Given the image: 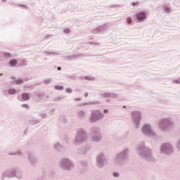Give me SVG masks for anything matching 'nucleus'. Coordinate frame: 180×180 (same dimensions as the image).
<instances>
[{
    "label": "nucleus",
    "mask_w": 180,
    "mask_h": 180,
    "mask_svg": "<svg viewBox=\"0 0 180 180\" xmlns=\"http://www.w3.org/2000/svg\"><path fill=\"white\" fill-rule=\"evenodd\" d=\"M139 1H136V2H132L131 3V6H139Z\"/></svg>",
    "instance_id": "nucleus-50"
},
{
    "label": "nucleus",
    "mask_w": 180,
    "mask_h": 180,
    "mask_svg": "<svg viewBox=\"0 0 180 180\" xmlns=\"http://www.w3.org/2000/svg\"><path fill=\"white\" fill-rule=\"evenodd\" d=\"M21 107L24 108L25 109H30V108L27 104H22Z\"/></svg>",
    "instance_id": "nucleus-46"
},
{
    "label": "nucleus",
    "mask_w": 180,
    "mask_h": 180,
    "mask_svg": "<svg viewBox=\"0 0 180 180\" xmlns=\"http://www.w3.org/2000/svg\"><path fill=\"white\" fill-rule=\"evenodd\" d=\"M131 116L136 128L139 129L140 127V123H141V112L137 110L132 111Z\"/></svg>",
    "instance_id": "nucleus-11"
},
{
    "label": "nucleus",
    "mask_w": 180,
    "mask_h": 180,
    "mask_svg": "<svg viewBox=\"0 0 180 180\" xmlns=\"http://www.w3.org/2000/svg\"><path fill=\"white\" fill-rule=\"evenodd\" d=\"M34 95L37 96V98H39L40 99H42V98H44V92L43 91H36L34 93Z\"/></svg>",
    "instance_id": "nucleus-25"
},
{
    "label": "nucleus",
    "mask_w": 180,
    "mask_h": 180,
    "mask_svg": "<svg viewBox=\"0 0 180 180\" xmlns=\"http://www.w3.org/2000/svg\"><path fill=\"white\" fill-rule=\"evenodd\" d=\"M160 154L165 155H171V154H174V146L168 143H162L160 147Z\"/></svg>",
    "instance_id": "nucleus-9"
},
{
    "label": "nucleus",
    "mask_w": 180,
    "mask_h": 180,
    "mask_svg": "<svg viewBox=\"0 0 180 180\" xmlns=\"http://www.w3.org/2000/svg\"><path fill=\"white\" fill-rule=\"evenodd\" d=\"M3 2H6V0H1Z\"/></svg>",
    "instance_id": "nucleus-58"
},
{
    "label": "nucleus",
    "mask_w": 180,
    "mask_h": 180,
    "mask_svg": "<svg viewBox=\"0 0 180 180\" xmlns=\"http://www.w3.org/2000/svg\"><path fill=\"white\" fill-rule=\"evenodd\" d=\"M86 113L85 112V111L84 110H79L78 112H77V115L79 116V117H85Z\"/></svg>",
    "instance_id": "nucleus-28"
},
{
    "label": "nucleus",
    "mask_w": 180,
    "mask_h": 180,
    "mask_svg": "<svg viewBox=\"0 0 180 180\" xmlns=\"http://www.w3.org/2000/svg\"><path fill=\"white\" fill-rule=\"evenodd\" d=\"M51 37H53V35L51 34H48L46 36H45V40H49V39H51Z\"/></svg>",
    "instance_id": "nucleus-48"
},
{
    "label": "nucleus",
    "mask_w": 180,
    "mask_h": 180,
    "mask_svg": "<svg viewBox=\"0 0 180 180\" xmlns=\"http://www.w3.org/2000/svg\"><path fill=\"white\" fill-rule=\"evenodd\" d=\"M172 83L179 84H180V81H179V79H174V80H172Z\"/></svg>",
    "instance_id": "nucleus-49"
},
{
    "label": "nucleus",
    "mask_w": 180,
    "mask_h": 180,
    "mask_svg": "<svg viewBox=\"0 0 180 180\" xmlns=\"http://www.w3.org/2000/svg\"><path fill=\"white\" fill-rule=\"evenodd\" d=\"M65 97L64 96H60L58 97L53 98L54 102H58V101H63V99H65Z\"/></svg>",
    "instance_id": "nucleus-29"
},
{
    "label": "nucleus",
    "mask_w": 180,
    "mask_h": 180,
    "mask_svg": "<svg viewBox=\"0 0 180 180\" xmlns=\"http://www.w3.org/2000/svg\"><path fill=\"white\" fill-rule=\"evenodd\" d=\"M108 112H109V110H108V109L103 110V113H108Z\"/></svg>",
    "instance_id": "nucleus-52"
},
{
    "label": "nucleus",
    "mask_w": 180,
    "mask_h": 180,
    "mask_svg": "<svg viewBox=\"0 0 180 180\" xmlns=\"http://www.w3.org/2000/svg\"><path fill=\"white\" fill-rule=\"evenodd\" d=\"M131 22H132V20H131V17L127 18V25H131Z\"/></svg>",
    "instance_id": "nucleus-40"
},
{
    "label": "nucleus",
    "mask_w": 180,
    "mask_h": 180,
    "mask_svg": "<svg viewBox=\"0 0 180 180\" xmlns=\"http://www.w3.org/2000/svg\"><path fill=\"white\" fill-rule=\"evenodd\" d=\"M54 89H56V91H63V90H64V86H63L56 85L54 86Z\"/></svg>",
    "instance_id": "nucleus-31"
},
{
    "label": "nucleus",
    "mask_w": 180,
    "mask_h": 180,
    "mask_svg": "<svg viewBox=\"0 0 180 180\" xmlns=\"http://www.w3.org/2000/svg\"><path fill=\"white\" fill-rule=\"evenodd\" d=\"M21 97H22V99H23V101H30V94L29 93H22L21 94Z\"/></svg>",
    "instance_id": "nucleus-21"
},
{
    "label": "nucleus",
    "mask_w": 180,
    "mask_h": 180,
    "mask_svg": "<svg viewBox=\"0 0 180 180\" xmlns=\"http://www.w3.org/2000/svg\"><path fill=\"white\" fill-rule=\"evenodd\" d=\"M110 8H122V5H120V4H118V5H111V6H110Z\"/></svg>",
    "instance_id": "nucleus-44"
},
{
    "label": "nucleus",
    "mask_w": 180,
    "mask_h": 180,
    "mask_svg": "<svg viewBox=\"0 0 180 180\" xmlns=\"http://www.w3.org/2000/svg\"><path fill=\"white\" fill-rule=\"evenodd\" d=\"M6 92L8 95H16V94H18V90H16V89L10 88L4 91V94H6Z\"/></svg>",
    "instance_id": "nucleus-19"
},
{
    "label": "nucleus",
    "mask_w": 180,
    "mask_h": 180,
    "mask_svg": "<svg viewBox=\"0 0 180 180\" xmlns=\"http://www.w3.org/2000/svg\"><path fill=\"white\" fill-rule=\"evenodd\" d=\"M108 29H109V26H108V24H104L94 30H91V33H92L93 34H102V33H105V32H106Z\"/></svg>",
    "instance_id": "nucleus-13"
},
{
    "label": "nucleus",
    "mask_w": 180,
    "mask_h": 180,
    "mask_svg": "<svg viewBox=\"0 0 180 180\" xmlns=\"http://www.w3.org/2000/svg\"><path fill=\"white\" fill-rule=\"evenodd\" d=\"M8 155H16V152L9 153Z\"/></svg>",
    "instance_id": "nucleus-51"
},
{
    "label": "nucleus",
    "mask_w": 180,
    "mask_h": 180,
    "mask_svg": "<svg viewBox=\"0 0 180 180\" xmlns=\"http://www.w3.org/2000/svg\"><path fill=\"white\" fill-rule=\"evenodd\" d=\"M175 123L172 121L171 118H163L160 120L159 123V127L161 131L163 133H168L172 130Z\"/></svg>",
    "instance_id": "nucleus-4"
},
{
    "label": "nucleus",
    "mask_w": 180,
    "mask_h": 180,
    "mask_svg": "<svg viewBox=\"0 0 180 180\" xmlns=\"http://www.w3.org/2000/svg\"><path fill=\"white\" fill-rule=\"evenodd\" d=\"M176 147L178 151H179V153H180V139L177 141Z\"/></svg>",
    "instance_id": "nucleus-39"
},
{
    "label": "nucleus",
    "mask_w": 180,
    "mask_h": 180,
    "mask_svg": "<svg viewBox=\"0 0 180 180\" xmlns=\"http://www.w3.org/2000/svg\"><path fill=\"white\" fill-rule=\"evenodd\" d=\"M44 83L45 84V85H49V84L51 83V79H47L44 80Z\"/></svg>",
    "instance_id": "nucleus-38"
},
{
    "label": "nucleus",
    "mask_w": 180,
    "mask_h": 180,
    "mask_svg": "<svg viewBox=\"0 0 180 180\" xmlns=\"http://www.w3.org/2000/svg\"><path fill=\"white\" fill-rule=\"evenodd\" d=\"M122 108H126V105H123V107H122Z\"/></svg>",
    "instance_id": "nucleus-59"
},
{
    "label": "nucleus",
    "mask_w": 180,
    "mask_h": 180,
    "mask_svg": "<svg viewBox=\"0 0 180 180\" xmlns=\"http://www.w3.org/2000/svg\"><path fill=\"white\" fill-rule=\"evenodd\" d=\"M5 178L11 179V178H17V179H22L23 178V172L18 167H11L5 170L1 174V180H5Z\"/></svg>",
    "instance_id": "nucleus-2"
},
{
    "label": "nucleus",
    "mask_w": 180,
    "mask_h": 180,
    "mask_svg": "<svg viewBox=\"0 0 180 180\" xmlns=\"http://www.w3.org/2000/svg\"><path fill=\"white\" fill-rule=\"evenodd\" d=\"M136 19L139 23L144 22L147 19V12L146 11H140L138 12L136 15Z\"/></svg>",
    "instance_id": "nucleus-15"
},
{
    "label": "nucleus",
    "mask_w": 180,
    "mask_h": 180,
    "mask_svg": "<svg viewBox=\"0 0 180 180\" xmlns=\"http://www.w3.org/2000/svg\"><path fill=\"white\" fill-rule=\"evenodd\" d=\"M26 133H27V129H26V130L24 131L25 136H26Z\"/></svg>",
    "instance_id": "nucleus-57"
},
{
    "label": "nucleus",
    "mask_w": 180,
    "mask_h": 180,
    "mask_svg": "<svg viewBox=\"0 0 180 180\" xmlns=\"http://www.w3.org/2000/svg\"><path fill=\"white\" fill-rule=\"evenodd\" d=\"M163 10L165 13H171V7L167 4L163 5Z\"/></svg>",
    "instance_id": "nucleus-24"
},
{
    "label": "nucleus",
    "mask_w": 180,
    "mask_h": 180,
    "mask_svg": "<svg viewBox=\"0 0 180 180\" xmlns=\"http://www.w3.org/2000/svg\"><path fill=\"white\" fill-rule=\"evenodd\" d=\"M84 79H86L87 81H94V79H95V78L91 77V76H85Z\"/></svg>",
    "instance_id": "nucleus-35"
},
{
    "label": "nucleus",
    "mask_w": 180,
    "mask_h": 180,
    "mask_svg": "<svg viewBox=\"0 0 180 180\" xmlns=\"http://www.w3.org/2000/svg\"><path fill=\"white\" fill-rule=\"evenodd\" d=\"M40 123V120H31L29 121V124L34 125V124H39Z\"/></svg>",
    "instance_id": "nucleus-27"
},
{
    "label": "nucleus",
    "mask_w": 180,
    "mask_h": 180,
    "mask_svg": "<svg viewBox=\"0 0 180 180\" xmlns=\"http://www.w3.org/2000/svg\"><path fill=\"white\" fill-rule=\"evenodd\" d=\"M129 160V148H124L123 150L118 153L114 158V162L118 167L124 165V162Z\"/></svg>",
    "instance_id": "nucleus-3"
},
{
    "label": "nucleus",
    "mask_w": 180,
    "mask_h": 180,
    "mask_svg": "<svg viewBox=\"0 0 180 180\" xmlns=\"http://www.w3.org/2000/svg\"><path fill=\"white\" fill-rule=\"evenodd\" d=\"M28 161L32 167H36L37 165L39 160L37 158L34 156L32 152H27Z\"/></svg>",
    "instance_id": "nucleus-14"
},
{
    "label": "nucleus",
    "mask_w": 180,
    "mask_h": 180,
    "mask_svg": "<svg viewBox=\"0 0 180 180\" xmlns=\"http://www.w3.org/2000/svg\"><path fill=\"white\" fill-rule=\"evenodd\" d=\"M57 70H58V71H61V67H58V68H57Z\"/></svg>",
    "instance_id": "nucleus-55"
},
{
    "label": "nucleus",
    "mask_w": 180,
    "mask_h": 180,
    "mask_svg": "<svg viewBox=\"0 0 180 180\" xmlns=\"http://www.w3.org/2000/svg\"><path fill=\"white\" fill-rule=\"evenodd\" d=\"M4 57H5L6 58H11V57H12V55H11V53L8 52H5L4 53Z\"/></svg>",
    "instance_id": "nucleus-34"
},
{
    "label": "nucleus",
    "mask_w": 180,
    "mask_h": 180,
    "mask_svg": "<svg viewBox=\"0 0 180 180\" xmlns=\"http://www.w3.org/2000/svg\"><path fill=\"white\" fill-rule=\"evenodd\" d=\"M82 57H86V56L80 53V54H75L73 56H71L72 60H77V58H82Z\"/></svg>",
    "instance_id": "nucleus-22"
},
{
    "label": "nucleus",
    "mask_w": 180,
    "mask_h": 180,
    "mask_svg": "<svg viewBox=\"0 0 180 180\" xmlns=\"http://www.w3.org/2000/svg\"><path fill=\"white\" fill-rule=\"evenodd\" d=\"M25 82L22 79H15V85H22Z\"/></svg>",
    "instance_id": "nucleus-30"
},
{
    "label": "nucleus",
    "mask_w": 180,
    "mask_h": 180,
    "mask_svg": "<svg viewBox=\"0 0 180 180\" xmlns=\"http://www.w3.org/2000/svg\"><path fill=\"white\" fill-rule=\"evenodd\" d=\"M63 58H64L65 60H68V61H72L71 56H63Z\"/></svg>",
    "instance_id": "nucleus-42"
},
{
    "label": "nucleus",
    "mask_w": 180,
    "mask_h": 180,
    "mask_svg": "<svg viewBox=\"0 0 180 180\" xmlns=\"http://www.w3.org/2000/svg\"><path fill=\"white\" fill-rule=\"evenodd\" d=\"M141 131L144 136H148L149 137H155V134L153 131V129H151V125H150V124H145L142 127Z\"/></svg>",
    "instance_id": "nucleus-12"
},
{
    "label": "nucleus",
    "mask_w": 180,
    "mask_h": 180,
    "mask_svg": "<svg viewBox=\"0 0 180 180\" xmlns=\"http://www.w3.org/2000/svg\"><path fill=\"white\" fill-rule=\"evenodd\" d=\"M11 79H14V80H15V82H16V77H15L12 76V77H11Z\"/></svg>",
    "instance_id": "nucleus-53"
},
{
    "label": "nucleus",
    "mask_w": 180,
    "mask_h": 180,
    "mask_svg": "<svg viewBox=\"0 0 180 180\" xmlns=\"http://www.w3.org/2000/svg\"><path fill=\"white\" fill-rule=\"evenodd\" d=\"M103 98H112V99H116L119 96L117 94L106 92L101 94Z\"/></svg>",
    "instance_id": "nucleus-17"
},
{
    "label": "nucleus",
    "mask_w": 180,
    "mask_h": 180,
    "mask_svg": "<svg viewBox=\"0 0 180 180\" xmlns=\"http://www.w3.org/2000/svg\"><path fill=\"white\" fill-rule=\"evenodd\" d=\"M79 163L81 165H82V167H88V162L85 160H80Z\"/></svg>",
    "instance_id": "nucleus-32"
},
{
    "label": "nucleus",
    "mask_w": 180,
    "mask_h": 180,
    "mask_svg": "<svg viewBox=\"0 0 180 180\" xmlns=\"http://www.w3.org/2000/svg\"><path fill=\"white\" fill-rule=\"evenodd\" d=\"M16 155L18 157H23V153H22V150H18L15 152Z\"/></svg>",
    "instance_id": "nucleus-36"
},
{
    "label": "nucleus",
    "mask_w": 180,
    "mask_h": 180,
    "mask_svg": "<svg viewBox=\"0 0 180 180\" xmlns=\"http://www.w3.org/2000/svg\"><path fill=\"white\" fill-rule=\"evenodd\" d=\"M105 115L100 110H91L90 115V123H98L99 120H102Z\"/></svg>",
    "instance_id": "nucleus-6"
},
{
    "label": "nucleus",
    "mask_w": 180,
    "mask_h": 180,
    "mask_svg": "<svg viewBox=\"0 0 180 180\" xmlns=\"http://www.w3.org/2000/svg\"><path fill=\"white\" fill-rule=\"evenodd\" d=\"M74 101H81V98H76L74 99Z\"/></svg>",
    "instance_id": "nucleus-54"
},
{
    "label": "nucleus",
    "mask_w": 180,
    "mask_h": 180,
    "mask_svg": "<svg viewBox=\"0 0 180 180\" xmlns=\"http://www.w3.org/2000/svg\"><path fill=\"white\" fill-rule=\"evenodd\" d=\"M2 75H3L2 73H1V74H0V76H2Z\"/></svg>",
    "instance_id": "nucleus-60"
},
{
    "label": "nucleus",
    "mask_w": 180,
    "mask_h": 180,
    "mask_svg": "<svg viewBox=\"0 0 180 180\" xmlns=\"http://www.w3.org/2000/svg\"><path fill=\"white\" fill-rule=\"evenodd\" d=\"M89 134L92 141L95 143H99L102 140V134H101V129L96 127H92L90 129Z\"/></svg>",
    "instance_id": "nucleus-7"
},
{
    "label": "nucleus",
    "mask_w": 180,
    "mask_h": 180,
    "mask_svg": "<svg viewBox=\"0 0 180 180\" xmlns=\"http://www.w3.org/2000/svg\"><path fill=\"white\" fill-rule=\"evenodd\" d=\"M53 148L57 153H64V151H65L64 146L58 142L53 145Z\"/></svg>",
    "instance_id": "nucleus-16"
},
{
    "label": "nucleus",
    "mask_w": 180,
    "mask_h": 180,
    "mask_svg": "<svg viewBox=\"0 0 180 180\" xmlns=\"http://www.w3.org/2000/svg\"><path fill=\"white\" fill-rule=\"evenodd\" d=\"M88 95H89L88 93H85V94H84V98H87Z\"/></svg>",
    "instance_id": "nucleus-56"
},
{
    "label": "nucleus",
    "mask_w": 180,
    "mask_h": 180,
    "mask_svg": "<svg viewBox=\"0 0 180 180\" xmlns=\"http://www.w3.org/2000/svg\"><path fill=\"white\" fill-rule=\"evenodd\" d=\"M108 164V159H106V156L103 153H101L96 156V165L97 168H103L105 165Z\"/></svg>",
    "instance_id": "nucleus-10"
},
{
    "label": "nucleus",
    "mask_w": 180,
    "mask_h": 180,
    "mask_svg": "<svg viewBox=\"0 0 180 180\" xmlns=\"http://www.w3.org/2000/svg\"><path fill=\"white\" fill-rule=\"evenodd\" d=\"M99 101H89L87 103H82L79 106H86L88 105H99Z\"/></svg>",
    "instance_id": "nucleus-20"
},
{
    "label": "nucleus",
    "mask_w": 180,
    "mask_h": 180,
    "mask_svg": "<svg viewBox=\"0 0 180 180\" xmlns=\"http://www.w3.org/2000/svg\"><path fill=\"white\" fill-rule=\"evenodd\" d=\"M63 32L65 34H68L69 33H71V30L69 29V28H66L63 30Z\"/></svg>",
    "instance_id": "nucleus-41"
},
{
    "label": "nucleus",
    "mask_w": 180,
    "mask_h": 180,
    "mask_svg": "<svg viewBox=\"0 0 180 180\" xmlns=\"http://www.w3.org/2000/svg\"><path fill=\"white\" fill-rule=\"evenodd\" d=\"M136 150L141 158H143L148 162H155L156 160L153 155V150H151L150 148L146 146V143L144 142H142L141 144H139L136 148Z\"/></svg>",
    "instance_id": "nucleus-1"
},
{
    "label": "nucleus",
    "mask_w": 180,
    "mask_h": 180,
    "mask_svg": "<svg viewBox=\"0 0 180 180\" xmlns=\"http://www.w3.org/2000/svg\"><path fill=\"white\" fill-rule=\"evenodd\" d=\"M8 65H10L11 67H16V65H18V60L16 59H11L9 60L8 62Z\"/></svg>",
    "instance_id": "nucleus-23"
},
{
    "label": "nucleus",
    "mask_w": 180,
    "mask_h": 180,
    "mask_svg": "<svg viewBox=\"0 0 180 180\" xmlns=\"http://www.w3.org/2000/svg\"><path fill=\"white\" fill-rule=\"evenodd\" d=\"M88 44H91V46H101V44H99V42H94V41H90L88 43Z\"/></svg>",
    "instance_id": "nucleus-33"
},
{
    "label": "nucleus",
    "mask_w": 180,
    "mask_h": 180,
    "mask_svg": "<svg viewBox=\"0 0 180 180\" xmlns=\"http://www.w3.org/2000/svg\"><path fill=\"white\" fill-rule=\"evenodd\" d=\"M39 116H41V119H46V117H47V114L41 113V114H39Z\"/></svg>",
    "instance_id": "nucleus-45"
},
{
    "label": "nucleus",
    "mask_w": 180,
    "mask_h": 180,
    "mask_svg": "<svg viewBox=\"0 0 180 180\" xmlns=\"http://www.w3.org/2000/svg\"><path fill=\"white\" fill-rule=\"evenodd\" d=\"M65 92L67 94H72V89L71 88L68 87V88L65 89Z\"/></svg>",
    "instance_id": "nucleus-43"
},
{
    "label": "nucleus",
    "mask_w": 180,
    "mask_h": 180,
    "mask_svg": "<svg viewBox=\"0 0 180 180\" xmlns=\"http://www.w3.org/2000/svg\"><path fill=\"white\" fill-rule=\"evenodd\" d=\"M112 176H114V178H119V176H120V174L117 172H115L112 173Z\"/></svg>",
    "instance_id": "nucleus-37"
},
{
    "label": "nucleus",
    "mask_w": 180,
    "mask_h": 180,
    "mask_svg": "<svg viewBox=\"0 0 180 180\" xmlns=\"http://www.w3.org/2000/svg\"><path fill=\"white\" fill-rule=\"evenodd\" d=\"M60 167L63 171L71 172L74 168H75V165L72 160L67 158H64L60 160Z\"/></svg>",
    "instance_id": "nucleus-5"
},
{
    "label": "nucleus",
    "mask_w": 180,
    "mask_h": 180,
    "mask_svg": "<svg viewBox=\"0 0 180 180\" xmlns=\"http://www.w3.org/2000/svg\"><path fill=\"white\" fill-rule=\"evenodd\" d=\"M46 56H60L59 53L51 52V51H45L44 52Z\"/></svg>",
    "instance_id": "nucleus-26"
},
{
    "label": "nucleus",
    "mask_w": 180,
    "mask_h": 180,
    "mask_svg": "<svg viewBox=\"0 0 180 180\" xmlns=\"http://www.w3.org/2000/svg\"><path fill=\"white\" fill-rule=\"evenodd\" d=\"M89 148H90L88 146H82L78 149L77 153L78 154L85 155L88 153V150H89Z\"/></svg>",
    "instance_id": "nucleus-18"
},
{
    "label": "nucleus",
    "mask_w": 180,
    "mask_h": 180,
    "mask_svg": "<svg viewBox=\"0 0 180 180\" xmlns=\"http://www.w3.org/2000/svg\"><path fill=\"white\" fill-rule=\"evenodd\" d=\"M18 6H20V8H23L24 9L28 8L27 6H26L25 4H19Z\"/></svg>",
    "instance_id": "nucleus-47"
},
{
    "label": "nucleus",
    "mask_w": 180,
    "mask_h": 180,
    "mask_svg": "<svg viewBox=\"0 0 180 180\" xmlns=\"http://www.w3.org/2000/svg\"><path fill=\"white\" fill-rule=\"evenodd\" d=\"M86 140V132L82 128L77 129L74 144H79L81 143H84Z\"/></svg>",
    "instance_id": "nucleus-8"
}]
</instances>
